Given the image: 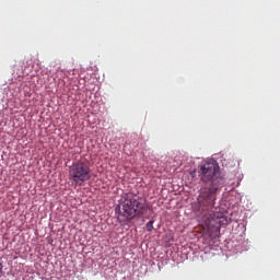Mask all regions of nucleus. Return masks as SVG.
<instances>
[{"mask_svg": "<svg viewBox=\"0 0 280 280\" xmlns=\"http://www.w3.org/2000/svg\"><path fill=\"white\" fill-rule=\"evenodd\" d=\"M118 220L119 222H126L135 220V218H141L145 210V203L139 196L127 192L124 194L118 202Z\"/></svg>", "mask_w": 280, "mask_h": 280, "instance_id": "obj_2", "label": "nucleus"}, {"mask_svg": "<svg viewBox=\"0 0 280 280\" xmlns=\"http://www.w3.org/2000/svg\"><path fill=\"white\" fill-rule=\"evenodd\" d=\"M2 272H3V271H2V268H1V265H0V277H1Z\"/></svg>", "mask_w": 280, "mask_h": 280, "instance_id": "obj_5", "label": "nucleus"}, {"mask_svg": "<svg viewBox=\"0 0 280 280\" xmlns=\"http://www.w3.org/2000/svg\"><path fill=\"white\" fill-rule=\"evenodd\" d=\"M145 229L147 231L150 233L154 230V221H149L147 224H145Z\"/></svg>", "mask_w": 280, "mask_h": 280, "instance_id": "obj_4", "label": "nucleus"}, {"mask_svg": "<svg viewBox=\"0 0 280 280\" xmlns=\"http://www.w3.org/2000/svg\"><path fill=\"white\" fill-rule=\"evenodd\" d=\"M69 178L72 185L82 187L86 180H91V166L84 161L73 162L69 168Z\"/></svg>", "mask_w": 280, "mask_h": 280, "instance_id": "obj_3", "label": "nucleus"}, {"mask_svg": "<svg viewBox=\"0 0 280 280\" xmlns=\"http://www.w3.org/2000/svg\"><path fill=\"white\" fill-rule=\"evenodd\" d=\"M199 178L205 185H209L199 195L197 214L207 229H220L224 224L222 214H215V200L218 189L224 185V177L220 175L218 162H206L198 171Z\"/></svg>", "mask_w": 280, "mask_h": 280, "instance_id": "obj_1", "label": "nucleus"}]
</instances>
